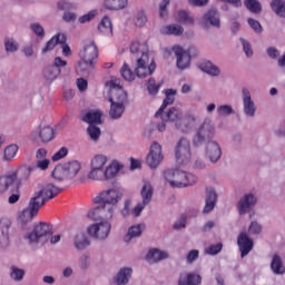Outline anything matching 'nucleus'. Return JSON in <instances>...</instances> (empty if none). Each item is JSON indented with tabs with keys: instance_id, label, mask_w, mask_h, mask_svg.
<instances>
[{
	"instance_id": "nucleus-30",
	"label": "nucleus",
	"mask_w": 285,
	"mask_h": 285,
	"mask_svg": "<svg viewBox=\"0 0 285 285\" xmlns=\"http://www.w3.org/2000/svg\"><path fill=\"white\" fill-rule=\"evenodd\" d=\"M37 167H30V166H21L18 169V175H19V179L16 180V188L17 190H19V188L21 187V184H23V181H28L30 179V175L32 173V170H36Z\"/></svg>"
},
{
	"instance_id": "nucleus-64",
	"label": "nucleus",
	"mask_w": 285,
	"mask_h": 285,
	"mask_svg": "<svg viewBox=\"0 0 285 285\" xmlns=\"http://www.w3.org/2000/svg\"><path fill=\"white\" fill-rule=\"evenodd\" d=\"M248 232L250 235H259V233H262V225L254 220L250 223Z\"/></svg>"
},
{
	"instance_id": "nucleus-16",
	"label": "nucleus",
	"mask_w": 285,
	"mask_h": 285,
	"mask_svg": "<svg viewBox=\"0 0 285 285\" xmlns=\"http://www.w3.org/2000/svg\"><path fill=\"white\" fill-rule=\"evenodd\" d=\"M104 112L99 109H85L81 111V121L89 126H101L104 124Z\"/></svg>"
},
{
	"instance_id": "nucleus-22",
	"label": "nucleus",
	"mask_w": 285,
	"mask_h": 285,
	"mask_svg": "<svg viewBox=\"0 0 285 285\" xmlns=\"http://www.w3.org/2000/svg\"><path fill=\"white\" fill-rule=\"evenodd\" d=\"M237 246L240 252V257L244 258L255 246V242L246 232H242L237 237Z\"/></svg>"
},
{
	"instance_id": "nucleus-57",
	"label": "nucleus",
	"mask_w": 285,
	"mask_h": 285,
	"mask_svg": "<svg viewBox=\"0 0 285 285\" xmlns=\"http://www.w3.org/2000/svg\"><path fill=\"white\" fill-rule=\"evenodd\" d=\"M178 21L179 23H185L187 26H193L195 23V19L188 16V12L186 11L178 12Z\"/></svg>"
},
{
	"instance_id": "nucleus-53",
	"label": "nucleus",
	"mask_w": 285,
	"mask_h": 285,
	"mask_svg": "<svg viewBox=\"0 0 285 285\" xmlns=\"http://www.w3.org/2000/svg\"><path fill=\"white\" fill-rule=\"evenodd\" d=\"M87 132L92 141H99V137H101V128L97 125L89 126Z\"/></svg>"
},
{
	"instance_id": "nucleus-34",
	"label": "nucleus",
	"mask_w": 285,
	"mask_h": 285,
	"mask_svg": "<svg viewBox=\"0 0 285 285\" xmlns=\"http://www.w3.org/2000/svg\"><path fill=\"white\" fill-rule=\"evenodd\" d=\"M271 269L274 275H284L285 267L284 263L282 262V257L279 255L275 254L271 262Z\"/></svg>"
},
{
	"instance_id": "nucleus-59",
	"label": "nucleus",
	"mask_w": 285,
	"mask_h": 285,
	"mask_svg": "<svg viewBox=\"0 0 285 285\" xmlns=\"http://www.w3.org/2000/svg\"><path fill=\"white\" fill-rule=\"evenodd\" d=\"M222 248H224V244L218 243L216 245H209L207 248H205L206 255H219L222 253Z\"/></svg>"
},
{
	"instance_id": "nucleus-6",
	"label": "nucleus",
	"mask_w": 285,
	"mask_h": 285,
	"mask_svg": "<svg viewBox=\"0 0 285 285\" xmlns=\"http://www.w3.org/2000/svg\"><path fill=\"white\" fill-rule=\"evenodd\" d=\"M40 208L41 207L30 198L28 207L18 213V224L22 230L30 228V224H32V219L39 214Z\"/></svg>"
},
{
	"instance_id": "nucleus-29",
	"label": "nucleus",
	"mask_w": 285,
	"mask_h": 285,
	"mask_svg": "<svg viewBox=\"0 0 285 285\" xmlns=\"http://www.w3.org/2000/svg\"><path fill=\"white\" fill-rule=\"evenodd\" d=\"M166 98L163 101L160 108L156 111L155 117H161L164 115V110L175 104V96L177 95V90L175 89H167L165 90Z\"/></svg>"
},
{
	"instance_id": "nucleus-19",
	"label": "nucleus",
	"mask_w": 285,
	"mask_h": 285,
	"mask_svg": "<svg viewBox=\"0 0 285 285\" xmlns=\"http://www.w3.org/2000/svg\"><path fill=\"white\" fill-rule=\"evenodd\" d=\"M146 161L149 168H157V166L164 161V155H161V145H159V142H154L151 145Z\"/></svg>"
},
{
	"instance_id": "nucleus-55",
	"label": "nucleus",
	"mask_w": 285,
	"mask_h": 285,
	"mask_svg": "<svg viewBox=\"0 0 285 285\" xmlns=\"http://www.w3.org/2000/svg\"><path fill=\"white\" fill-rule=\"evenodd\" d=\"M29 28L39 39H43V37H46V29H43V26H41V23L33 22L29 26Z\"/></svg>"
},
{
	"instance_id": "nucleus-25",
	"label": "nucleus",
	"mask_w": 285,
	"mask_h": 285,
	"mask_svg": "<svg viewBox=\"0 0 285 285\" xmlns=\"http://www.w3.org/2000/svg\"><path fill=\"white\" fill-rule=\"evenodd\" d=\"M14 186H17V173L0 176V195H6Z\"/></svg>"
},
{
	"instance_id": "nucleus-26",
	"label": "nucleus",
	"mask_w": 285,
	"mask_h": 285,
	"mask_svg": "<svg viewBox=\"0 0 285 285\" xmlns=\"http://www.w3.org/2000/svg\"><path fill=\"white\" fill-rule=\"evenodd\" d=\"M73 248H76L79 253L86 250L90 246V238L85 232H77L72 237Z\"/></svg>"
},
{
	"instance_id": "nucleus-42",
	"label": "nucleus",
	"mask_w": 285,
	"mask_h": 285,
	"mask_svg": "<svg viewBox=\"0 0 285 285\" xmlns=\"http://www.w3.org/2000/svg\"><path fill=\"white\" fill-rule=\"evenodd\" d=\"M98 31L102 35H112V21L108 16H105L98 24Z\"/></svg>"
},
{
	"instance_id": "nucleus-38",
	"label": "nucleus",
	"mask_w": 285,
	"mask_h": 285,
	"mask_svg": "<svg viewBox=\"0 0 285 285\" xmlns=\"http://www.w3.org/2000/svg\"><path fill=\"white\" fill-rule=\"evenodd\" d=\"M51 176L53 177V179H57V181H63V179H69L65 163L57 165L52 170Z\"/></svg>"
},
{
	"instance_id": "nucleus-46",
	"label": "nucleus",
	"mask_w": 285,
	"mask_h": 285,
	"mask_svg": "<svg viewBox=\"0 0 285 285\" xmlns=\"http://www.w3.org/2000/svg\"><path fill=\"white\" fill-rule=\"evenodd\" d=\"M106 164H108V157H106V155L98 154L91 159L90 167L104 169Z\"/></svg>"
},
{
	"instance_id": "nucleus-33",
	"label": "nucleus",
	"mask_w": 285,
	"mask_h": 285,
	"mask_svg": "<svg viewBox=\"0 0 285 285\" xmlns=\"http://www.w3.org/2000/svg\"><path fill=\"white\" fill-rule=\"evenodd\" d=\"M200 70L209 75V77H219L222 75V70L215 63L210 61H205L200 65Z\"/></svg>"
},
{
	"instance_id": "nucleus-48",
	"label": "nucleus",
	"mask_w": 285,
	"mask_h": 285,
	"mask_svg": "<svg viewBox=\"0 0 285 285\" xmlns=\"http://www.w3.org/2000/svg\"><path fill=\"white\" fill-rule=\"evenodd\" d=\"M119 170H121V165H119V163L110 164L106 169H104L105 179H112Z\"/></svg>"
},
{
	"instance_id": "nucleus-47",
	"label": "nucleus",
	"mask_w": 285,
	"mask_h": 285,
	"mask_svg": "<svg viewBox=\"0 0 285 285\" xmlns=\"http://www.w3.org/2000/svg\"><path fill=\"white\" fill-rule=\"evenodd\" d=\"M10 271V278L13 282H23V278L26 277V269L11 266Z\"/></svg>"
},
{
	"instance_id": "nucleus-9",
	"label": "nucleus",
	"mask_w": 285,
	"mask_h": 285,
	"mask_svg": "<svg viewBox=\"0 0 285 285\" xmlns=\"http://www.w3.org/2000/svg\"><path fill=\"white\" fill-rule=\"evenodd\" d=\"M52 234V225L48 223H39L33 227L32 233L24 236V239L29 242L31 246H37L41 244L45 237Z\"/></svg>"
},
{
	"instance_id": "nucleus-20",
	"label": "nucleus",
	"mask_w": 285,
	"mask_h": 285,
	"mask_svg": "<svg viewBox=\"0 0 285 285\" xmlns=\"http://www.w3.org/2000/svg\"><path fill=\"white\" fill-rule=\"evenodd\" d=\"M173 52L176 55V66L179 70H186L190 66V50L186 51L181 46L173 47Z\"/></svg>"
},
{
	"instance_id": "nucleus-35",
	"label": "nucleus",
	"mask_w": 285,
	"mask_h": 285,
	"mask_svg": "<svg viewBox=\"0 0 285 285\" xmlns=\"http://www.w3.org/2000/svg\"><path fill=\"white\" fill-rule=\"evenodd\" d=\"M104 6L106 10L119 11L128 6V0H105Z\"/></svg>"
},
{
	"instance_id": "nucleus-54",
	"label": "nucleus",
	"mask_w": 285,
	"mask_h": 285,
	"mask_svg": "<svg viewBox=\"0 0 285 285\" xmlns=\"http://www.w3.org/2000/svg\"><path fill=\"white\" fill-rule=\"evenodd\" d=\"M120 73L125 81H135V72L130 70L128 63H124L122 68L120 69Z\"/></svg>"
},
{
	"instance_id": "nucleus-7",
	"label": "nucleus",
	"mask_w": 285,
	"mask_h": 285,
	"mask_svg": "<svg viewBox=\"0 0 285 285\" xmlns=\"http://www.w3.org/2000/svg\"><path fill=\"white\" fill-rule=\"evenodd\" d=\"M117 207L106 205L105 203H98V206L89 210L87 217L94 222H109L115 217V210Z\"/></svg>"
},
{
	"instance_id": "nucleus-10",
	"label": "nucleus",
	"mask_w": 285,
	"mask_h": 285,
	"mask_svg": "<svg viewBox=\"0 0 285 285\" xmlns=\"http://www.w3.org/2000/svg\"><path fill=\"white\" fill-rule=\"evenodd\" d=\"M61 188L55 186V184H47L43 188L36 191L31 199L41 208L46 204V202H50V199H55L58 196Z\"/></svg>"
},
{
	"instance_id": "nucleus-23",
	"label": "nucleus",
	"mask_w": 285,
	"mask_h": 285,
	"mask_svg": "<svg viewBox=\"0 0 285 285\" xmlns=\"http://www.w3.org/2000/svg\"><path fill=\"white\" fill-rule=\"evenodd\" d=\"M205 156L212 164H217L222 159V147H219V142L209 140L206 145Z\"/></svg>"
},
{
	"instance_id": "nucleus-50",
	"label": "nucleus",
	"mask_w": 285,
	"mask_h": 285,
	"mask_svg": "<svg viewBox=\"0 0 285 285\" xmlns=\"http://www.w3.org/2000/svg\"><path fill=\"white\" fill-rule=\"evenodd\" d=\"M244 6L254 14L262 12V3L258 0H244Z\"/></svg>"
},
{
	"instance_id": "nucleus-62",
	"label": "nucleus",
	"mask_w": 285,
	"mask_h": 285,
	"mask_svg": "<svg viewBox=\"0 0 285 285\" xmlns=\"http://www.w3.org/2000/svg\"><path fill=\"white\" fill-rule=\"evenodd\" d=\"M147 90L149 95H157L159 92V85L156 83L155 78H149Z\"/></svg>"
},
{
	"instance_id": "nucleus-58",
	"label": "nucleus",
	"mask_w": 285,
	"mask_h": 285,
	"mask_svg": "<svg viewBox=\"0 0 285 285\" xmlns=\"http://www.w3.org/2000/svg\"><path fill=\"white\" fill-rule=\"evenodd\" d=\"M247 23L256 35H262V32H264V28L262 27V23H259V21L253 18H248Z\"/></svg>"
},
{
	"instance_id": "nucleus-49",
	"label": "nucleus",
	"mask_w": 285,
	"mask_h": 285,
	"mask_svg": "<svg viewBox=\"0 0 285 285\" xmlns=\"http://www.w3.org/2000/svg\"><path fill=\"white\" fill-rule=\"evenodd\" d=\"M87 177L88 179H92L94 181H101L105 179V171L99 167H91Z\"/></svg>"
},
{
	"instance_id": "nucleus-2",
	"label": "nucleus",
	"mask_w": 285,
	"mask_h": 285,
	"mask_svg": "<svg viewBox=\"0 0 285 285\" xmlns=\"http://www.w3.org/2000/svg\"><path fill=\"white\" fill-rule=\"evenodd\" d=\"M164 177L171 188H186V186L197 184V177L195 175L188 174L179 168L165 170Z\"/></svg>"
},
{
	"instance_id": "nucleus-60",
	"label": "nucleus",
	"mask_w": 285,
	"mask_h": 285,
	"mask_svg": "<svg viewBox=\"0 0 285 285\" xmlns=\"http://www.w3.org/2000/svg\"><path fill=\"white\" fill-rule=\"evenodd\" d=\"M239 41L243 46V50L246 55V57L248 59H250V57H253L254 52H253V46L250 45V42L244 38H239Z\"/></svg>"
},
{
	"instance_id": "nucleus-51",
	"label": "nucleus",
	"mask_w": 285,
	"mask_h": 285,
	"mask_svg": "<svg viewBox=\"0 0 285 285\" xmlns=\"http://www.w3.org/2000/svg\"><path fill=\"white\" fill-rule=\"evenodd\" d=\"M17 153H19V146L12 144L4 148V161H12L13 157H17Z\"/></svg>"
},
{
	"instance_id": "nucleus-5",
	"label": "nucleus",
	"mask_w": 285,
	"mask_h": 285,
	"mask_svg": "<svg viewBox=\"0 0 285 285\" xmlns=\"http://www.w3.org/2000/svg\"><path fill=\"white\" fill-rule=\"evenodd\" d=\"M68 61L61 57H56L51 65H48L42 70V79L46 83H53L59 77H61V68H66Z\"/></svg>"
},
{
	"instance_id": "nucleus-8",
	"label": "nucleus",
	"mask_w": 285,
	"mask_h": 285,
	"mask_svg": "<svg viewBox=\"0 0 285 285\" xmlns=\"http://www.w3.org/2000/svg\"><path fill=\"white\" fill-rule=\"evenodd\" d=\"M193 154L190 153V140L186 137H181L175 149L176 161L179 166H188L190 164Z\"/></svg>"
},
{
	"instance_id": "nucleus-15",
	"label": "nucleus",
	"mask_w": 285,
	"mask_h": 285,
	"mask_svg": "<svg viewBox=\"0 0 285 285\" xmlns=\"http://www.w3.org/2000/svg\"><path fill=\"white\" fill-rule=\"evenodd\" d=\"M255 206H257V196L253 193H248L240 197L236 208L238 210V215L244 216L247 215V213H250Z\"/></svg>"
},
{
	"instance_id": "nucleus-11",
	"label": "nucleus",
	"mask_w": 285,
	"mask_h": 285,
	"mask_svg": "<svg viewBox=\"0 0 285 285\" xmlns=\"http://www.w3.org/2000/svg\"><path fill=\"white\" fill-rule=\"evenodd\" d=\"M156 68L157 65L155 63V60H151L150 62L148 52H142L141 57L137 60L135 72L138 79H146V77H150V75L155 72Z\"/></svg>"
},
{
	"instance_id": "nucleus-18",
	"label": "nucleus",
	"mask_w": 285,
	"mask_h": 285,
	"mask_svg": "<svg viewBox=\"0 0 285 285\" xmlns=\"http://www.w3.org/2000/svg\"><path fill=\"white\" fill-rule=\"evenodd\" d=\"M197 124V118L195 115L186 114L185 116H180L179 119L176 121L177 130L188 135V132H193L195 129V125Z\"/></svg>"
},
{
	"instance_id": "nucleus-44",
	"label": "nucleus",
	"mask_w": 285,
	"mask_h": 285,
	"mask_svg": "<svg viewBox=\"0 0 285 285\" xmlns=\"http://www.w3.org/2000/svg\"><path fill=\"white\" fill-rule=\"evenodd\" d=\"M168 253L161 252L159 249H151L147 254V259H149V262H161V259H168Z\"/></svg>"
},
{
	"instance_id": "nucleus-43",
	"label": "nucleus",
	"mask_w": 285,
	"mask_h": 285,
	"mask_svg": "<svg viewBox=\"0 0 285 285\" xmlns=\"http://www.w3.org/2000/svg\"><path fill=\"white\" fill-rule=\"evenodd\" d=\"M3 43H4L6 52L8 53L19 52V42H17L14 38L6 37L3 39Z\"/></svg>"
},
{
	"instance_id": "nucleus-61",
	"label": "nucleus",
	"mask_w": 285,
	"mask_h": 285,
	"mask_svg": "<svg viewBox=\"0 0 285 285\" xmlns=\"http://www.w3.org/2000/svg\"><path fill=\"white\" fill-rule=\"evenodd\" d=\"M112 92H126V90H124V87H121L117 80H110L109 82V97H112Z\"/></svg>"
},
{
	"instance_id": "nucleus-32",
	"label": "nucleus",
	"mask_w": 285,
	"mask_h": 285,
	"mask_svg": "<svg viewBox=\"0 0 285 285\" xmlns=\"http://www.w3.org/2000/svg\"><path fill=\"white\" fill-rule=\"evenodd\" d=\"M65 168L67 170L68 179H75L77 175H79V170H81V164H79L77 160H71L65 163Z\"/></svg>"
},
{
	"instance_id": "nucleus-12",
	"label": "nucleus",
	"mask_w": 285,
	"mask_h": 285,
	"mask_svg": "<svg viewBox=\"0 0 285 285\" xmlns=\"http://www.w3.org/2000/svg\"><path fill=\"white\" fill-rule=\"evenodd\" d=\"M124 199V193L116 188L102 190L98 196L94 198L95 204H106L117 208V204Z\"/></svg>"
},
{
	"instance_id": "nucleus-36",
	"label": "nucleus",
	"mask_w": 285,
	"mask_h": 285,
	"mask_svg": "<svg viewBox=\"0 0 285 285\" xmlns=\"http://www.w3.org/2000/svg\"><path fill=\"white\" fill-rule=\"evenodd\" d=\"M38 135L43 144H48L55 139V129L50 126H40Z\"/></svg>"
},
{
	"instance_id": "nucleus-4",
	"label": "nucleus",
	"mask_w": 285,
	"mask_h": 285,
	"mask_svg": "<svg viewBox=\"0 0 285 285\" xmlns=\"http://www.w3.org/2000/svg\"><path fill=\"white\" fill-rule=\"evenodd\" d=\"M108 101L110 102V119H121V117H124V112H126V104H128V92H112V97H109Z\"/></svg>"
},
{
	"instance_id": "nucleus-56",
	"label": "nucleus",
	"mask_w": 285,
	"mask_h": 285,
	"mask_svg": "<svg viewBox=\"0 0 285 285\" xmlns=\"http://www.w3.org/2000/svg\"><path fill=\"white\" fill-rule=\"evenodd\" d=\"M147 21L148 18H146V12H144V10L138 11L134 19V23L137 26V28H144Z\"/></svg>"
},
{
	"instance_id": "nucleus-45",
	"label": "nucleus",
	"mask_w": 285,
	"mask_h": 285,
	"mask_svg": "<svg viewBox=\"0 0 285 285\" xmlns=\"http://www.w3.org/2000/svg\"><path fill=\"white\" fill-rule=\"evenodd\" d=\"M181 117V111L177 109L176 107H171L168 109L165 116H161V119L164 121H179V118Z\"/></svg>"
},
{
	"instance_id": "nucleus-37",
	"label": "nucleus",
	"mask_w": 285,
	"mask_h": 285,
	"mask_svg": "<svg viewBox=\"0 0 285 285\" xmlns=\"http://www.w3.org/2000/svg\"><path fill=\"white\" fill-rule=\"evenodd\" d=\"M146 228V225L138 224L135 226L129 227L127 235L125 236V242H131L134 237H141V233H144V229Z\"/></svg>"
},
{
	"instance_id": "nucleus-24",
	"label": "nucleus",
	"mask_w": 285,
	"mask_h": 285,
	"mask_svg": "<svg viewBox=\"0 0 285 285\" xmlns=\"http://www.w3.org/2000/svg\"><path fill=\"white\" fill-rule=\"evenodd\" d=\"M217 205V191L214 187L206 188L205 193V207L203 209L204 215H208V213H213L215 210V206Z\"/></svg>"
},
{
	"instance_id": "nucleus-27",
	"label": "nucleus",
	"mask_w": 285,
	"mask_h": 285,
	"mask_svg": "<svg viewBox=\"0 0 285 285\" xmlns=\"http://www.w3.org/2000/svg\"><path fill=\"white\" fill-rule=\"evenodd\" d=\"M130 279H132V268L131 267H122L118 271V273L114 277V284L128 285V284H130Z\"/></svg>"
},
{
	"instance_id": "nucleus-21",
	"label": "nucleus",
	"mask_w": 285,
	"mask_h": 285,
	"mask_svg": "<svg viewBox=\"0 0 285 285\" xmlns=\"http://www.w3.org/2000/svg\"><path fill=\"white\" fill-rule=\"evenodd\" d=\"M12 228V220L7 217L0 218V247L8 248L10 246V230Z\"/></svg>"
},
{
	"instance_id": "nucleus-28",
	"label": "nucleus",
	"mask_w": 285,
	"mask_h": 285,
	"mask_svg": "<svg viewBox=\"0 0 285 285\" xmlns=\"http://www.w3.org/2000/svg\"><path fill=\"white\" fill-rule=\"evenodd\" d=\"M68 41V38L65 33H58L53 36L49 41H47L45 48H42V55H47V52H51V50H55L57 46L61 43H66Z\"/></svg>"
},
{
	"instance_id": "nucleus-13",
	"label": "nucleus",
	"mask_w": 285,
	"mask_h": 285,
	"mask_svg": "<svg viewBox=\"0 0 285 285\" xmlns=\"http://www.w3.org/2000/svg\"><path fill=\"white\" fill-rule=\"evenodd\" d=\"M199 26L208 30V28H222V14L217 8L212 7L208 9L200 18H199Z\"/></svg>"
},
{
	"instance_id": "nucleus-3",
	"label": "nucleus",
	"mask_w": 285,
	"mask_h": 285,
	"mask_svg": "<svg viewBox=\"0 0 285 285\" xmlns=\"http://www.w3.org/2000/svg\"><path fill=\"white\" fill-rule=\"evenodd\" d=\"M215 122L213 119L205 118L203 124L198 127L194 138L193 145L198 148V146H204V144H208V141H213L215 137Z\"/></svg>"
},
{
	"instance_id": "nucleus-40",
	"label": "nucleus",
	"mask_w": 285,
	"mask_h": 285,
	"mask_svg": "<svg viewBox=\"0 0 285 285\" xmlns=\"http://www.w3.org/2000/svg\"><path fill=\"white\" fill-rule=\"evenodd\" d=\"M153 185H150V183H145L140 190V195L142 197V203L147 206L150 204V202H153Z\"/></svg>"
},
{
	"instance_id": "nucleus-52",
	"label": "nucleus",
	"mask_w": 285,
	"mask_h": 285,
	"mask_svg": "<svg viewBox=\"0 0 285 285\" xmlns=\"http://www.w3.org/2000/svg\"><path fill=\"white\" fill-rule=\"evenodd\" d=\"M217 115L219 117H230V115H235V109L230 105H220L217 107Z\"/></svg>"
},
{
	"instance_id": "nucleus-17",
	"label": "nucleus",
	"mask_w": 285,
	"mask_h": 285,
	"mask_svg": "<svg viewBox=\"0 0 285 285\" xmlns=\"http://www.w3.org/2000/svg\"><path fill=\"white\" fill-rule=\"evenodd\" d=\"M242 99H243V112L245 117H249L253 119L255 117V112H257V105L253 101V97L250 96V91L246 88L242 90Z\"/></svg>"
},
{
	"instance_id": "nucleus-39",
	"label": "nucleus",
	"mask_w": 285,
	"mask_h": 285,
	"mask_svg": "<svg viewBox=\"0 0 285 285\" xmlns=\"http://www.w3.org/2000/svg\"><path fill=\"white\" fill-rule=\"evenodd\" d=\"M161 35H174L175 37H179V35H184V27L179 24H169L160 28Z\"/></svg>"
},
{
	"instance_id": "nucleus-41",
	"label": "nucleus",
	"mask_w": 285,
	"mask_h": 285,
	"mask_svg": "<svg viewBox=\"0 0 285 285\" xmlns=\"http://www.w3.org/2000/svg\"><path fill=\"white\" fill-rule=\"evenodd\" d=\"M271 8L277 17L285 19V0H272Z\"/></svg>"
},
{
	"instance_id": "nucleus-14",
	"label": "nucleus",
	"mask_w": 285,
	"mask_h": 285,
	"mask_svg": "<svg viewBox=\"0 0 285 285\" xmlns=\"http://www.w3.org/2000/svg\"><path fill=\"white\" fill-rule=\"evenodd\" d=\"M110 228L111 225L108 220L100 222L88 227V235L94 237V239H100L104 242V239H108V235H110Z\"/></svg>"
},
{
	"instance_id": "nucleus-63",
	"label": "nucleus",
	"mask_w": 285,
	"mask_h": 285,
	"mask_svg": "<svg viewBox=\"0 0 285 285\" xmlns=\"http://www.w3.org/2000/svg\"><path fill=\"white\" fill-rule=\"evenodd\" d=\"M95 17H97V11L96 10H91L87 14L81 16L78 19V21H79V23H90V21L92 19H95Z\"/></svg>"
},
{
	"instance_id": "nucleus-1",
	"label": "nucleus",
	"mask_w": 285,
	"mask_h": 285,
	"mask_svg": "<svg viewBox=\"0 0 285 285\" xmlns=\"http://www.w3.org/2000/svg\"><path fill=\"white\" fill-rule=\"evenodd\" d=\"M80 61H78V70L83 77H89L95 72V66H97V59H99V50L97 45L90 41L85 45L83 49L79 52Z\"/></svg>"
},
{
	"instance_id": "nucleus-31",
	"label": "nucleus",
	"mask_w": 285,
	"mask_h": 285,
	"mask_svg": "<svg viewBox=\"0 0 285 285\" xmlns=\"http://www.w3.org/2000/svg\"><path fill=\"white\" fill-rule=\"evenodd\" d=\"M202 275L195 273H188L187 275L180 274L178 278V285H200Z\"/></svg>"
}]
</instances>
